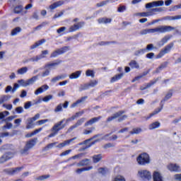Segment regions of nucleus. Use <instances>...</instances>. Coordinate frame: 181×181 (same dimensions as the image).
<instances>
[{"label":"nucleus","mask_w":181,"mask_h":181,"mask_svg":"<svg viewBox=\"0 0 181 181\" xmlns=\"http://www.w3.org/2000/svg\"><path fill=\"white\" fill-rule=\"evenodd\" d=\"M136 160L139 165H141V166H145L151 163V157L149 156V154L146 153H143L139 155Z\"/></svg>","instance_id":"nucleus-1"},{"label":"nucleus","mask_w":181,"mask_h":181,"mask_svg":"<svg viewBox=\"0 0 181 181\" xmlns=\"http://www.w3.org/2000/svg\"><path fill=\"white\" fill-rule=\"evenodd\" d=\"M124 114H125V111L124 110L117 112L112 116L107 118V122H111V121H114V119H117V118H118L119 122H121V121H124V119H127V116Z\"/></svg>","instance_id":"nucleus-2"},{"label":"nucleus","mask_w":181,"mask_h":181,"mask_svg":"<svg viewBox=\"0 0 181 181\" xmlns=\"http://www.w3.org/2000/svg\"><path fill=\"white\" fill-rule=\"evenodd\" d=\"M137 177L143 181H149L152 179V174L148 170H139L137 173Z\"/></svg>","instance_id":"nucleus-3"},{"label":"nucleus","mask_w":181,"mask_h":181,"mask_svg":"<svg viewBox=\"0 0 181 181\" xmlns=\"http://www.w3.org/2000/svg\"><path fill=\"white\" fill-rule=\"evenodd\" d=\"M175 30V27L170 25H160L157 27V33H166V32H172Z\"/></svg>","instance_id":"nucleus-4"},{"label":"nucleus","mask_w":181,"mask_h":181,"mask_svg":"<svg viewBox=\"0 0 181 181\" xmlns=\"http://www.w3.org/2000/svg\"><path fill=\"white\" fill-rule=\"evenodd\" d=\"M97 84H98V81H96V80L90 81L88 83H86L84 85L81 86L80 91H83L84 90H88L90 87H92V88L95 87Z\"/></svg>","instance_id":"nucleus-5"},{"label":"nucleus","mask_w":181,"mask_h":181,"mask_svg":"<svg viewBox=\"0 0 181 181\" xmlns=\"http://www.w3.org/2000/svg\"><path fill=\"white\" fill-rule=\"evenodd\" d=\"M63 122H64V119L55 124L52 128V132H55V134H57V132H59L60 129H63V128L66 127V124H63Z\"/></svg>","instance_id":"nucleus-6"},{"label":"nucleus","mask_w":181,"mask_h":181,"mask_svg":"<svg viewBox=\"0 0 181 181\" xmlns=\"http://www.w3.org/2000/svg\"><path fill=\"white\" fill-rule=\"evenodd\" d=\"M86 117H82L80 119H78L76 123L72 126H71L69 129L68 132H71V131H73V129L78 128V127H80L81 125H83V124H84V122H86Z\"/></svg>","instance_id":"nucleus-7"},{"label":"nucleus","mask_w":181,"mask_h":181,"mask_svg":"<svg viewBox=\"0 0 181 181\" xmlns=\"http://www.w3.org/2000/svg\"><path fill=\"white\" fill-rule=\"evenodd\" d=\"M12 158H13L12 153H6L0 157V163H5L6 160H9V159H12Z\"/></svg>","instance_id":"nucleus-8"},{"label":"nucleus","mask_w":181,"mask_h":181,"mask_svg":"<svg viewBox=\"0 0 181 181\" xmlns=\"http://www.w3.org/2000/svg\"><path fill=\"white\" fill-rule=\"evenodd\" d=\"M167 169H168L170 172H179V170H180V165L176 163H170L167 165Z\"/></svg>","instance_id":"nucleus-9"},{"label":"nucleus","mask_w":181,"mask_h":181,"mask_svg":"<svg viewBox=\"0 0 181 181\" xmlns=\"http://www.w3.org/2000/svg\"><path fill=\"white\" fill-rule=\"evenodd\" d=\"M49 86L47 85H42L41 86L40 88H38L35 91V95H39V94H42L43 93H45V91H47V90H49Z\"/></svg>","instance_id":"nucleus-10"},{"label":"nucleus","mask_w":181,"mask_h":181,"mask_svg":"<svg viewBox=\"0 0 181 181\" xmlns=\"http://www.w3.org/2000/svg\"><path fill=\"white\" fill-rule=\"evenodd\" d=\"M172 46H173V45H168L167 47H165V49L157 55L156 59H160V57H162L163 54L169 53V52H170V49H172Z\"/></svg>","instance_id":"nucleus-11"},{"label":"nucleus","mask_w":181,"mask_h":181,"mask_svg":"<svg viewBox=\"0 0 181 181\" xmlns=\"http://www.w3.org/2000/svg\"><path fill=\"white\" fill-rule=\"evenodd\" d=\"M75 139H77V138L74 137L69 140H66L64 142L58 144L56 146V148H58L59 149H62V148H64V146H67V145H70V144H71V142H73V141H74Z\"/></svg>","instance_id":"nucleus-12"},{"label":"nucleus","mask_w":181,"mask_h":181,"mask_svg":"<svg viewBox=\"0 0 181 181\" xmlns=\"http://www.w3.org/2000/svg\"><path fill=\"white\" fill-rule=\"evenodd\" d=\"M153 181H163V177L159 171H154L153 173Z\"/></svg>","instance_id":"nucleus-13"},{"label":"nucleus","mask_w":181,"mask_h":181,"mask_svg":"<svg viewBox=\"0 0 181 181\" xmlns=\"http://www.w3.org/2000/svg\"><path fill=\"white\" fill-rule=\"evenodd\" d=\"M21 170H22V168L19 167V168L5 170V172H6V173H8V175H16V173H19Z\"/></svg>","instance_id":"nucleus-14"},{"label":"nucleus","mask_w":181,"mask_h":181,"mask_svg":"<svg viewBox=\"0 0 181 181\" xmlns=\"http://www.w3.org/2000/svg\"><path fill=\"white\" fill-rule=\"evenodd\" d=\"M60 63H62V61H57V62L47 64L45 66V69H49V71L53 70V69H56V66H59Z\"/></svg>","instance_id":"nucleus-15"},{"label":"nucleus","mask_w":181,"mask_h":181,"mask_svg":"<svg viewBox=\"0 0 181 181\" xmlns=\"http://www.w3.org/2000/svg\"><path fill=\"white\" fill-rule=\"evenodd\" d=\"M87 100V96L82 97L81 99H78L76 103H74L71 105V108H76V107H78L79 104L84 103V101Z\"/></svg>","instance_id":"nucleus-16"},{"label":"nucleus","mask_w":181,"mask_h":181,"mask_svg":"<svg viewBox=\"0 0 181 181\" xmlns=\"http://www.w3.org/2000/svg\"><path fill=\"white\" fill-rule=\"evenodd\" d=\"M90 165V159L88 158H85L81 161H79V163H76V166L78 168H81L83 166H87Z\"/></svg>","instance_id":"nucleus-17"},{"label":"nucleus","mask_w":181,"mask_h":181,"mask_svg":"<svg viewBox=\"0 0 181 181\" xmlns=\"http://www.w3.org/2000/svg\"><path fill=\"white\" fill-rule=\"evenodd\" d=\"M101 118V116H99L98 117H93L90 119L89 121L86 122L84 124L85 127H88V125H93V124H95V122H98L100 121V119Z\"/></svg>","instance_id":"nucleus-18"},{"label":"nucleus","mask_w":181,"mask_h":181,"mask_svg":"<svg viewBox=\"0 0 181 181\" xmlns=\"http://www.w3.org/2000/svg\"><path fill=\"white\" fill-rule=\"evenodd\" d=\"M62 5H64V1L60 0L58 1L49 6V9L53 10L56 9V8H59V6H62Z\"/></svg>","instance_id":"nucleus-19"},{"label":"nucleus","mask_w":181,"mask_h":181,"mask_svg":"<svg viewBox=\"0 0 181 181\" xmlns=\"http://www.w3.org/2000/svg\"><path fill=\"white\" fill-rule=\"evenodd\" d=\"M37 141V139H34L27 141L25 144L26 148H28L29 150L32 149V148H33V146H35V145H36Z\"/></svg>","instance_id":"nucleus-20"},{"label":"nucleus","mask_w":181,"mask_h":181,"mask_svg":"<svg viewBox=\"0 0 181 181\" xmlns=\"http://www.w3.org/2000/svg\"><path fill=\"white\" fill-rule=\"evenodd\" d=\"M28 70L29 69L28 68V66H23L17 70L16 74L18 76H23L26 74V73H28Z\"/></svg>","instance_id":"nucleus-21"},{"label":"nucleus","mask_w":181,"mask_h":181,"mask_svg":"<svg viewBox=\"0 0 181 181\" xmlns=\"http://www.w3.org/2000/svg\"><path fill=\"white\" fill-rule=\"evenodd\" d=\"M101 141H111V134H106L100 139H96L93 144H96V142H100Z\"/></svg>","instance_id":"nucleus-22"},{"label":"nucleus","mask_w":181,"mask_h":181,"mask_svg":"<svg viewBox=\"0 0 181 181\" xmlns=\"http://www.w3.org/2000/svg\"><path fill=\"white\" fill-rule=\"evenodd\" d=\"M80 76H81V71H76L69 76V78L71 80H76L77 78H80Z\"/></svg>","instance_id":"nucleus-23"},{"label":"nucleus","mask_w":181,"mask_h":181,"mask_svg":"<svg viewBox=\"0 0 181 181\" xmlns=\"http://www.w3.org/2000/svg\"><path fill=\"white\" fill-rule=\"evenodd\" d=\"M67 77L66 74H61L59 76H57L51 79L52 83H57V81H59V80H63L64 78H66Z\"/></svg>","instance_id":"nucleus-24"},{"label":"nucleus","mask_w":181,"mask_h":181,"mask_svg":"<svg viewBox=\"0 0 181 181\" xmlns=\"http://www.w3.org/2000/svg\"><path fill=\"white\" fill-rule=\"evenodd\" d=\"M148 33H158V28H148L141 31V35H148Z\"/></svg>","instance_id":"nucleus-25"},{"label":"nucleus","mask_w":181,"mask_h":181,"mask_svg":"<svg viewBox=\"0 0 181 181\" xmlns=\"http://www.w3.org/2000/svg\"><path fill=\"white\" fill-rule=\"evenodd\" d=\"M44 43H46V40H40L37 42H36L34 45L30 46L31 50H33V49H36V47H39V46H42Z\"/></svg>","instance_id":"nucleus-26"},{"label":"nucleus","mask_w":181,"mask_h":181,"mask_svg":"<svg viewBox=\"0 0 181 181\" xmlns=\"http://www.w3.org/2000/svg\"><path fill=\"white\" fill-rule=\"evenodd\" d=\"M159 127H160V122H155L151 123L148 129L152 130V129H156L157 128H159Z\"/></svg>","instance_id":"nucleus-27"},{"label":"nucleus","mask_w":181,"mask_h":181,"mask_svg":"<svg viewBox=\"0 0 181 181\" xmlns=\"http://www.w3.org/2000/svg\"><path fill=\"white\" fill-rule=\"evenodd\" d=\"M112 19L108 18H101L98 20V23H111Z\"/></svg>","instance_id":"nucleus-28"},{"label":"nucleus","mask_w":181,"mask_h":181,"mask_svg":"<svg viewBox=\"0 0 181 181\" xmlns=\"http://www.w3.org/2000/svg\"><path fill=\"white\" fill-rule=\"evenodd\" d=\"M78 29H80V23L78 24H75L74 25H71L69 28V33H71L72 32H76V30H78Z\"/></svg>","instance_id":"nucleus-29"},{"label":"nucleus","mask_w":181,"mask_h":181,"mask_svg":"<svg viewBox=\"0 0 181 181\" xmlns=\"http://www.w3.org/2000/svg\"><path fill=\"white\" fill-rule=\"evenodd\" d=\"M101 159H103V156L101 154H97L93 156V163H98Z\"/></svg>","instance_id":"nucleus-30"},{"label":"nucleus","mask_w":181,"mask_h":181,"mask_svg":"<svg viewBox=\"0 0 181 181\" xmlns=\"http://www.w3.org/2000/svg\"><path fill=\"white\" fill-rule=\"evenodd\" d=\"M38 78V75L34 76L31 77L30 78L28 79L27 81L28 83V86H32V84H35L36 83V81Z\"/></svg>","instance_id":"nucleus-31"},{"label":"nucleus","mask_w":181,"mask_h":181,"mask_svg":"<svg viewBox=\"0 0 181 181\" xmlns=\"http://www.w3.org/2000/svg\"><path fill=\"white\" fill-rule=\"evenodd\" d=\"M123 76H124V74H120L113 76L110 80V83H115V81H118V80H121Z\"/></svg>","instance_id":"nucleus-32"},{"label":"nucleus","mask_w":181,"mask_h":181,"mask_svg":"<svg viewBox=\"0 0 181 181\" xmlns=\"http://www.w3.org/2000/svg\"><path fill=\"white\" fill-rule=\"evenodd\" d=\"M162 108H163V106H161L160 107L154 110V112H153L149 115V117H148L146 119H149V118H151V117H153V115H156V114H159V112L162 111Z\"/></svg>","instance_id":"nucleus-33"},{"label":"nucleus","mask_w":181,"mask_h":181,"mask_svg":"<svg viewBox=\"0 0 181 181\" xmlns=\"http://www.w3.org/2000/svg\"><path fill=\"white\" fill-rule=\"evenodd\" d=\"M33 122H35L32 119V118L27 119L26 129H31V128H33Z\"/></svg>","instance_id":"nucleus-34"},{"label":"nucleus","mask_w":181,"mask_h":181,"mask_svg":"<svg viewBox=\"0 0 181 181\" xmlns=\"http://www.w3.org/2000/svg\"><path fill=\"white\" fill-rule=\"evenodd\" d=\"M21 32H22V28H21V27H16L12 30L11 36H16V35H18V33H21Z\"/></svg>","instance_id":"nucleus-35"},{"label":"nucleus","mask_w":181,"mask_h":181,"mask_svg":"<svg viewBox=\"0 0 181 181\" xmlns=\"http://www.w3.org/2000/svg\"><path fill=\"white\" fill-rule=\"evenodd\" d=\"M86 77H91L92 78H94V77L95 76V73L93 70L88 69L86 71Z\"/></svg>","instance_id":"nucleus-36"},{"label":"nucleus","mask_w":181,"mask_h":181,"mask_svg":"<svg viewBox=\"0 0 181 181\" xmlns=\"http://www.w3.org/2000/svg\"><path fill=\"white\" fill-rule=\"evenodd\" d=\"M129 64L132 69H139V64L136 61L132 60Z\"/></svg>","instance_id":"nucleus-37"},{"label":"nucleus","mask_w":181,"mask_h":181,"mask_svg":"<svg viewBox=\"0 0 181 181\" xmlns=\"http://www.w3.org/2000/svg\"><path fill=\"white\" fill-rule=\"evenodd\" d=\"M155 83H156V81L154 82L148 83L147 84H144V86H141L140 90H141V91H144V90H146V88H149V87H151V86H153V84H155Z\"/></svg>","instance_id":"nucleus-38"},{"label":"nucleus","mask_w":181,"mask_h":181,"mask_svg":"<svg viewBox=\"0 0 181 181\" xmlns=\"http://www.w3.org/2000/svg\"><path fill=\"white\" fill-rule=\"evenodd\" d=\"M57 145V142L49 144L47 146H46L44 148V151H49V149H52V148H54V146H56Z\"/></svg>","instance_id":"nucleus-39"},{"label":"nucleus","mask_w":181,"mask_h":181,"mask_svg":"<svg viewBox=\"0 0 181 181\" xmlns=\"http://www.w3.org/2000/svg\"><path fill=\"white\" fill-rule=\"evenodd\" d=\"M165 2L162 0L157 1H153V6L158 7V6H163V4Z\"/></svg>","instance_id":"nucleus-40"},{"label":"nucleus","mask_w":181,"mask_h":181,"mask_svg":"<svg viewBox=\"0 0 181 181\" xmlns=\"http://www.w3.org/2000/svg\"><path fill=\"white\" fill-rule=\"evenodd\" d=\"M142 132V129L141 128H134L129 132L131 135H134V134H138Z\"/></svg>","instance_id":"nucleus-41"},{"label":"nucleus","mask_w":181,"mask_h":181,"mask_svg":"<svg viewBox=\"0 0 181 181\" xmlns=\"http://www.w3.org/2000/svg\"><path fill=\"white\" fill-rule=\"evenodd\" d=\"M18 84H20V86H22V87H28L29 86V84L28 83V80L25 81L24 79H21L18 81Z\"/></svg>","instance_id":"nucleus-42"},{"label":"nucleus","mask_w":181,"mask_h":181,"mask_svg":"<svg viewBox=\"0 0 181 181\" xmlns=\"http://www.w3.org/2000/svg\"><path fill=\"white\" fill-rule=\"evenodd\" d=\"M136 16H143L144 18L146 16H152V12H144V13H139L136 14Z\"/></svg>","instance_id":"nucleus-43"},{"label":"nucleus","mask_w":181,"mask_h":181,"mask_svg":"<svg viewBox=\"0 0 181 181\" xmlns=\"http://www.w3.org/2000/svg\"><path fill=\"white\" fill-rule=\"evenodd\" d=\"M47 76H50V71L49 69H45V70L42 72L41 77L43 78L47 77Z\"/></svg>","instance_id":"nucleus-44"},{"label":"nucleus","mask_w":181,"mask_h":181,"mask_svg":"<svg viewBox=\"0 0 181 181\" xmlns=\"http://www.w3.org/2000/svg\"><path fill=\"white\" fill-rule=\"evenodd\" d=\"M44 56H35V57H33L32 58L30 59V62H39V60H41V59H43Z\"/></svg>","instance_id":"nucleus-45"},{"label":"nucleus","mask_w":181,"mask_h":181,"mask_svg":"<svg viewBox=\"0 0 181 181\" xmlns=\"http://www.w3.org/2000/svg\"><path fill=\"white\" fill-rule=\"evenodd\" d=\"M107 4H110V1L105 0V1H101L100 3H98L96 4V6H98V8H100L101 6H105V5H107Z\"/></svg>","instance_id":"nucleus-46"},{"label":"nucleus","mask_w":181,"mask_h":181,"mask_svg":"<svg viewBox=\"0 0 181 181\" xmlns=\"http://www.w3.org/2000/svg\"><path fill=\"white\" fill-rule=\"evenodd\" d=\"M84 156V153H79L76 156H74L68 159V160H71V159H81Z\"/></svg>","instance_id":"nucleus-47"},{"label":"nucleus","mask_w":181,"mask_h":181,"mask_svg":"<svg viewBox=\"0 0 181 181\" xmlns=\"http://www.w3.org/2000/svg\"><path fill=\"white\" fill-rule=\"evenodd\" d=\"M20 153L21 155H29V149L25 146V147L20 151Z\"/></svg>","instance_id":"nucleus-48"},{"label":"nucleus","mask_w":181,"mask_h":181,"mask_svg":"<svg viewBox=\"0 0 181 181\" xmlns=\"http://www.w3.org/2000/svg\"><path fill=\"white\" fill-rule=\"evenodd\" d=\"M98 173H101V175H107L108 173V169L100 168L98 170Z\"/></svg>","instance_id":"nucleus-49"},{"label":"nucleus","mask_w":181,"mask_h":181,"mask_svg":"<svg viewBox=\"0 0 181 181\" xmlns=\"http://www.w3.org/2000/svg\"><path fill=\"white\" fill-rule=\"evenodd\" d=\"M168 40H169V37H164L161 41L158 43L159 46H163V45H165V43H168Z\"/></svg>","instance_id":"nucleus-50"},{"label":"nucleus","mask_w":181,"mask_h":181,"mask_svg":"<svg viewBox=\"0 0 181 181\" xmlns=\"http://www.w3.org/2000/svg\"><path fill=\"white\" fill-rule=\"evenodd\" d=\"M54 112H62L63 111V105H58L54 110Z\"/></svg>","instance_id":"nucleus-51"},{"label":"nucleus","mask_w":181,"mask_h":181,"mask_svg":"<svg viewBox=\"0 0 181 181\" xmlns=\"http://www.w3.org/2000/svg\"><path fill=\"white\" fill-rule=\"evenodd\" d=\"M50 100H53L52 95H48L44 97L42 99V101H44V103H49V101H50Z\"/></svg>","instance_id":"nucleus-52"},{"label":"nucleus","mask_w":181,"mask_h":181,"mask_svg":"<svg viewBox=\"0 0 181 181\" xmlns=\"http://www.w3.org/2000/svg\"><path fill=\"white\" fill-rule=\"evenodd\" d=\"M114 146H115V144H114V143H107L106 144H105L103 148L104 149H108L109 148H114Z\"/></svg>","instance_id":"nucleus-53"},{"label":"nucleus","mask_w":181,"mask_h":181,"mask_svg":"<svg viewBox=\"0 0 181 181\" xmlns=\"http://www.w3.org/2000/svg\"><path fill=\"white\" fill-rule=\"evenodd\" d=\"M95 129L94 127H91L89 130H84L83 131V135H90V134H93V132Z\"/></svg>","instance_id":"nucleus-54"},{"label":"nucleus","mask_w":181,"mask_h":181,"mask_svg":"<svg viewBox=\"0 0 181 181\" xmlns=\"http://www.w3.org/2000/svg\"><path fill=\"white\" fill-rule=\"evenodd\" d=\"M113 181H126V180H125V177H124V176H122V175H117V176H116L115 177Z\"/></svg>","instance_id":"nucleus-55"},{"label":"nucleus","mask_w":181,"mask_h":181,"mask_svg":"<svg viewBox=\"0 0 181 181\" xmlns=\"http://www.w3.org/2000/svg\"><path fill=\"white\" fill-rule=\"evenodd\" d=\"M7 115H9V112L8 111L0 112V119H4V118H5V117H6Z\"/></svg>","instance_id":"nucleus-56"},{"label":"nucleus","mask_w":181,"mask_h":181,"mask_svg":"<svg viewBox=\"0 0 181 181\" xmlns=\"http://www.w3.org/2000/svg\"><path fill=\"white\" fill-rule=\"evenodd\" d=\"M145 52H146V49H139L137 51L135 52V55L136 56H139L141 54H144V53H145Z\"/></svg>","instance_id":"nucleus-57"},{"label":"nucleus","mask_w":181,"mask_h":181,"mask_svg":"<svg viewBox=\"0 0 181 181\" xmlns=\"http://www.w3.org/2000/svg\"><path fill=\"white\" fill-rule=\"evenodd\" d=\"M12 127H13V125L12 124V123H10V122H6V125H4L3 127H2V129H11V128H12Z\"/></svg>","instance_id":"nucleus-58"},{"label":"nucleus","mask_w":181,"mask_h":181,"mask_svg":"<svg viewBox=\"0 0 181 181\" xmlns=\"http://www.w3.org/2000/svg\"><path fill=\"white\" fill-rule=\"evenodd\" d=\"M66 29H67V28H66V27H61L58 30H57V33L59 35H62V33H64V31H66Z\"/></svg>","instance_id":"nucleus-59"},{"label":"nucleus","mask_w":181,"mask_h":181,"mask_svg":"<svg viewBox=\"0 0 181 181\" xmlns=\"http://www.w3.org/2000/svg\"><path fill=\"white\" fill-rule=\"evenodd\" d=\"M172 95H173V93H172V91L168 92V93L165 95V97L164 98V101H168V100L172 98Z\"/></svg>","instance_id":"nucleus-60"},{"label":"nucleus","mask_w":181,"mask_h":181,"mask_svg":"<svg viewBox=\"0 0 181 181\" xmlns=\"http://www.w3.org/2000/svg\"><path fill=\"white\" fill-rule=\"evenodd\" d=\"M49 177H50V175H41L37 177L36 180H45V179H49Z\"/></svg>","instance_id":"nucleus-61"},{"label":"nucleus","mask_w":181,"mask_h":181,"mask_svg":"<svg viewBox=\"0 0 181 181\" xmlns=\"http://www.w3.org/2000/svg\"><path fill=\"white\" fill-rule=\"evenodd\" d=\"M22 9H23L22 6H19L15 8L14 12H15V13H21V12H22Z\"/></svg>","instance_id":"nucleus-62"},{"label":"nucleus","mask_w":181,"mask_h":181,"mask_svg":"<svg viewBox=\"0 0 181 181\" xmlns=\"http://www.w3.org/2000/svg\"><path fill=\"white\" fill-rule=\"evenodd\" d=\"M46 122H49V119H45L39 120L37 122V124H38L39 125H43V124H46Z\"/></svg>","instance_id":"nucleus-63"},{"label":"nucleus","mask_w":181,"mask_h":181,"mask_svg":"<svg viewBox=\"0 0 181 181\" xmlns=\"http://www.w3.org/2000/svg\"><path fill=\"white\" fill-rule=\"evenodd\" d=\"M175 180L181 181V174H176L174 175Z\"/></svg>","instance_id":"nucleus-64"}]
</instances>
